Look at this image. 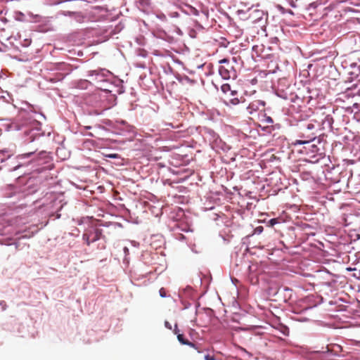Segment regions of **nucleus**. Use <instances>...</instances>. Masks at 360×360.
I'll return each mask as SVG.
<instances>
[{"label":"nucleus","instance_id":"f257e3e1","mask_svg":"<svg viewBox=\"0 0 360 360\" xmlns=\"http://www.w3.org/2000/svg\"><path fill=\"white\" fill-rule=\"evenodd\" d=\"M4 158L0 160V170L15 179L12 184L5 185L1 189L4 198L13 203L20 202V207H25L22 202L27 198L36 193L40 188L37 181L27 176L26 153L15 155L3 150Z\"/></svg>","mask_w":360,"mask_h":360},{"label":"nucleus","instance_id":"f03ea898","mask_svg":"<svg viewBox=\"0 0 360 360\" xmlns=\"http://www.w3.org/2000/svg\"><path fill=\"white\" fill-rule=\"evenodd\" d=\"M36 114L32 110L21 108L15 117L1 119V127L6 132L23 131L22 139L26 144L49 139L51 132L46 134L42 130L41 123L35 117Z\"/></svg>","mask_w":360,"mask_h":360},{"label":"nucleus","instance_id":"7ed1b4c3","mask_svg":"<svg viewBox=\"0 0 360 360\" xmlns=\"http://www.w3.org/2000/svg\"><path fill=\"white\" fill-rule=\"evenodd\" d=\"M52 156L46 150H36L26 153L27 174H41L53 168Z\"/></svg>","mask_w":360,"mask_h":360},{"label":"nucleus","instance_id":"20e7f679","mask_svg":"<svg viewBox=\"0 0 360 360\" xmlns=\"http://www.w3.org/2000/svg\"><path fill=\"white\" fill-rule=\"evenodd\" d=\"M96 87L103 93L106 100H108L111 106L117 105V96L124 94L125 91L124 81L113 73L112 77H110L106 81L104 86Z\"/></svg>","mask_w":360,"mask_h":360},{"label":"nucleus","instance_id":"39448f33","mask_svg":"<svg viewBox=\"0 0 360 360\" xmlns=\"http://www.w3.org/2000/svg\"><path fill=\"white\" fill-rule=\"evenodd\" d=\"M83 103L92 108L88 112L89 115H99L102 111L110 109L112 106L106 100L103 93L98 89L91 94H88L83 98Z\"/></svg>","mask_w":360,"mask_h":360},{"label":"nucleus","instance_id":"423d86ee","mask_svg":"<svg viewBox=\"0 0 360 360\" xmlns=\"http://www.w3.org/2000/svg\"><path fill=\"white\" fill-rule=\"evenodd\" d=\"M78 224L80 226L84 224V226L82 239L87 245H90L98 240L105 239V236L103 235V229L91 223L88 217L81 219Z\"/></svg>","mask_w":360,"mask_h":360},{"label":"nucleus","instance_id":"0eeeda50","mask_svg":"<svg viewBox=\"0 0 360 360\" xmlns=\"http://www.w3.org/2000/svg\"><path fill=\"white\" fill-rule=\"evenodd\" d=\"M63 205L64 204L62 202V200L53 198L47 203H43L38 209L39 211L45 212L50 217L59 219L61 216L60 212L63 209Z\"/></svg>","mask_w":360,"mask_h":360},{"label":"nucleus","instance_id":"6e6552de","mask_svg":"<svg viewBox=\"0 0 360 360\" xmlns=\"http://www.w3.org/2000/svg\"><path fill=\"white\" fill-rule=\"evenodd\" d=\"M112 72L106 68H98L95 70H88L86 76L89 77L91 82H94L97 86H104L110 77H112Z\"/></svg>","mask_w":360,"mask_h":360},{"label":"nucleus","instance_id":"1a4fd4ad","mask_svg":"<svg viewBox=\"0 0 360 360\" xmlns=\"http://www.w3.org/2000/svg\"><path fill=\"white\" fill-rule=\"evenodd\" d=\"M292 110L294 112V119L297 122H301L309 119L314 114V110L311 108L307 107V105H301L300 104L297 106L292 105Z\"/></svg>","mask_w":360,"mask_h":360},{"label":"nucleus","instance_id":"9d476101","mask_svg":"<svg viewBox=\"0 0 360 360\" xmlns=\"http://www.w3.org/2000/svg\"><path fill=\"white\" fill-rule=\"evenodd\" d=\"M305 228H309V222L307 221L297 220L293 222L292 226L287 227L286 234L288 235L291 238V242L289 243V245L293 243L294 240L298 236L301 232H304Z\"/></svg>","mask_w":360,"mask_h":360},{"label":"nucleus","instance_id":"9b49d317","mask_svg":"<svg viewBox=\"0 0 360 360\" xmlns=\"http://www.w3.org/2000/svg\"><path fill=\"white\" fill-rule=\"evenodd\" d=\"M304 302L307 304L302 309L294 307L292 310L295 314H303L320 304L323 302V298L319 295H309L304 298Z\"/></svg>","mask_w":360,"mask_h":360},{"label":"nucleus","instance_id":"f8f14e48","mask_svg":"<svg viewBox=\"0 0 360 360\" xmlns=\"http://www.w3.org/2000/svg\"><path fill=\"white\" fill-rule=\"evenodd\" d=\"M347 173L342 171L340 165L333 167L328 171L326 179H330L333 184L340 183L343 178H346Z\"/></svg>","mask_w":360,"mask_h":360},{"label":"nucleus","instance_id":"ddd939ff","mask_svg":"<svg viewBox=\"0 0 360 360\" xmlns=\"http://www.w3.org/2000/svg\"><path fill=\"white\" fill-rule=\"evenodd\" d=\"M269 295L271 296H276L278 298L282 299V300L285 303L292 300L293 296L292 290L286 286L279 287L274 292H270Z\"/></svg>","mask_w":360,"mask_h":360},{"label":"nucleus","instance_id":"4468645a","mask_svg":"<svg viewBox=\"0 0 360 360\" xmlns=\"http://www.w3.org/2000/svg\"><path fill=\"white\" fill-rule=\"evenodd\" d=\"M173 332L175 335H176L177 340L180 344L194 348L195 349L197 350L198 353L202 352V351L200 349V344L194 343L193 342L189 341L188 339L185 338L184 333H180L177 323H175Z\"/></svg>","mask_w":360,"mask_h":360},{"label":"nucleus","instance_id":"2eb2a0df","mask_svg":"<svg viewBox=\"0 0 360 360\" xmlns=\"http://www.w3.org/2000/svg\"><path fill=\"white\" fill-rule=\"evenodd\" d=\"M117 130V131L115 132L117 134L126 136L129 140H132L136 136L135 127L128 123L119 127Z\"/></svg>","mask_w":360,"mask_h":360},{"label":"nucleus","instance_id":"dca6fc26","mask_svg":"<svg viewBox=\"0 0 360 360\" xmlns=\"http://www.w3.org/2000/svg\"><path fill=\"white\" fill-rule=\"evenodd\" d=\"M309 94V100L312 99H321L323 97L322 91L320 88L315 86L314 83H309L307 87Z\"/></svg>","mask_w":360,"mask_h":360},{"label":"nucleus","instance_id":"f3484780","mask_svg":"<svg viewBox=\"0 0 360 360\" xmlns=\"http://www.w3.org/2000/svg\"><path fill=\"white\" fill-rule=\"evenodd\" d=\"M211 147L215 150H222L223 152H228L231 150V147L224 142L219 136L210 143Z\"/></svg>","mask_w":360,"mask_h":360},{"label":"nucleus","instance_id":"a211bd4d","mask_svg":"<svg viewBox=\"0 0 360 360\" xmlns=\"http://www.w3.org/2000/svg\"><path fill=\"white\" fill-rule=\"evenodd\" d=\"M264 231V227L262 226H257L256 228H255L252 231V233H250V234H248V236H246L245 237L243 238L242 239V243L243 245H245L247 248L249 249V248H255V245H251V243H250V238L254 236V235H259L261 234Z\"/></svg>","mask_w":360,"mask_h":360},{"label":"nucleus","instance_id":"6ab92c4d","mask_svg":"<svg viewBox=\"0 0 360 360\" xmlns=\"http://www.w3.org/2000/svg\"><path fill=\"white\" fill-rule=\"evenodd\" d=\"M334 122V120L332 115H326L324 116V117L321 120V122L320 123V129H323L324 131H326L328 132L333 131V124Z\"/></svg>","mask_w":360,"mask_h":360},{"label":"nucleus","instance_id":"aec40b11","mask_svg":"<svg viewBox=\"0 0 360 360\" xmlns=\"http://www.w3.org/2000/svg\"><path fill=\"white\" fill-rule=\"evenodd\" d=\"M300 129L303 130L306 129L309 132V134L314 133L313 131L314 129H320V123L315 120H311L307 123L302 122L300 124Z\"/></svg>","mask_w":360,"mask_h":360},{"label":"nucleus","instance_id":"412c9836","mask_svg":"<svg viewBox=\"0 0 360 360\" xmlns=\"http://www.w3.org/2000/svg\"><path fill=\"white\" fill-rule=\"evenodd\" d=\"M183 297L191 300H195V292L192 287L187 285L179 290V297L183 298Z\"/></svg>","mask_w":360,"mask_h":360},{"label":"nucleus","instance_id":"4be33fe9","mask_svg":"<svg viewBox=\"0 0 360 360\" xmlns=\"http://www.w3.org/2000/svg\"><path fill=\"white\" fill-rule=\"evenodd\" d=\"M74 87L81 90H86L89 88V86L93 85V83L91 80L86 79H80L75 80L73 83Z\"/></svg>","mask_w":360,"mask_h":360},{"label":"nucleus","instance_id":"5701e85b","mask_svg":"<svg viewBox=\"0 0 360 360\" xmlns=\"http://www.w3.org/2000/svg\"><path fill=\"white\" fill-rule=\"evenodd\" d=\"M202 131L204 135L207 139L210 144L212 143L218 136H219L214 130L207 127H204Z\"/></svg>","mask_w":360,"mask_h":360},{"label":"nucleus","instance_id":"b1692460","mask_svg":"<svg viewBox=\"0 0 360 360\" xmlns=\"http://www.w3.org/2000/svg\"><path fill=\"white\" fill-rule=\"evenodd\" d=\"M218 72H219V75L224 80H228L231 77H233V75H231V70H229V68L228 67H224L223 65H220L219 67Z\"/></svg>","mask_w":360,"mask_h":360},{"label":"nucleus","instance_id":"393cba45","mask_svg":"<svg viewBox=\"0 0 360 360\" xmlns=\"http://www.w3.org/2000/svg\"><path fill=\"white\" fill-rule=\"evenodd\" d=\"M136 4L138 8L142 11H146L151 8L150 0H136Z\"/></svg>","mask_w":360,"mask_h":360},{"label":"nucleus","instance_id":"a878e982","mask_svg":"<svg viewBox=\"0 0 360 360\" xmlns=\"http://www.w3.org/2000/svg\"><path fill=\"white\" fill-rule=\"evenodd\" d=\"M316 138V136L315 133L308 134L307 140H296L295 142L294 143V145L297 146V145L309 144L311 142L314 141Z\"/></svg>","mask_w":360,"mask_h":360},{"label":"nucleus","instance_id":"bb28decb","mask_svg":"<svg viewBox=\"0 0 360 360\" xmlns=\"http://www.w3.org/2000/svg\"><path fill=\"white\" fill-rule=\"evenodd\" d=\"M165 2L167 8L174 7L184 11L182 8L183 2L181 0H165Z\"/></svg>","mask_w":360,"mask_h":360},{"label":"nucleus","instance_id":"cd10ccee","mask_svg":"<svg viewBox=\"0 0 360 360\" xmlns=\"http://www.w3.org/2000/svg\"><path fill=\"white\" fill-rule=\"evenodd\" d=\"M348 75L349 76V77L348 78V80L349 82H352L354 79H357L360 76V67H356L354 69L348 72Z\"/></svg>","mask_w":360,"mask_h":360},{"label":"nucleus","instance_id":"c85d7f7f","mask_svg":"<svg viewBox=\"0 0 360 360\" xmlns=\"http://www.w3.org/2000/svg\"><path fill=\"white\" fill-rule=\"evenodd\" d=\"M174 77L180 82L184 84V82L189 84H194V81L189 78L187 75H181L178 72H175Z\"/></svg>","mask_w":360,"mask_h":360},{"label":"nucleus","instance_id":"c756f323","mask_svg":"<svg viewBox=\"0 0 360 360\" xmlns=\"http://www.w3.org/2000/svg\"><path fill=\"white\" fill-rule=\"evenodd\" d=\"M316 224H309V228H305L304 234L307 236H314L316 235Z\"/></svg>","mask_w":360,"mask_h":360},{"label":"nucleus","instance_id":"7c9ffc66","mask_svg":"<svg viewBox=\"0 0 360 360\" xmlns=\"http://www.w3.org/2000/svg\"><path fill=\"white\" fill-rule=\"evenodd\" d=\"M6 103H11L13 101L12 96L8 91H2V95L0 96V101Z\"/></svg>","mask_w":360,"mask_h":360},{"label":"nucleus","instance_id":"2f4dec72","mask_svg":"<svg viewBox=\"0 0 360 360\" xmlns=\"http://www.w3.org/2000/svg\"><path fill=\"white\" fill-rule=\"evenodd\" d=\"M300 178L303 181H311L314 179L312 173L311 172H302L300 173Z\"/></svg>","mask_w":360,"mask_h":360},{"label":"nucleus","instance_id":"473e14b6","mask_svg":"<svg viewBox=\"0 0 360 360\" xmlns=\"http://www.w3.org/2000/svg\"><path fill=\"white\" fill-rule=\"evenodd\" d=\"M277 10L281 13V14H285L288 13L291 15H294V12L291 9H286L283 6L278 4L276 6Z\"/></svg>","mask_w":360,"mask_h":360},{"label":"nucleus","instance_id":"72a5a7b5","mask_svg":"<svg viewBox=\"0 0 360 360\" xmlns=\"http://www.w3.org/2000/svg\"><path fill=\"white\" fill-rule=\"evenodd\" d=\"M264 222L266 223V226L269 227H274L276 224H281L278 218H272L266 221L264 220Z\"/></svg>","mask_w":360,"mask_h":360},{"label":"nucleus","instance_id":"f704fd0d","mask_svg":"<svg viewBox=\"0 0 360 360\" xmlns=\"http://www.w3.org/2000/svg\"><path fill=\"white\" fill-rule=\"evenodd\" d=\"M224 103L227 106L236 105L240 103V100L235 97L229 99V101H224Z\"/></svg>","mask_w":360,"mask_h":360},{"label":"nucleus","instance_id":"c9c22d12","mask_svg":"<svg viewBox=\"0 0 360 360\" xmlns=\"http://www.w3.org/2000/svg\"><path fill=\"white\" fill-rule=\"evenodd\" d=\"M72 18L77 22H84V17L82 12L75 11Z\"/></svg>","mask_w":360,"mask_h":360},{"label":"nucleus","instance_id":"e433bc0d","mask_svg":"<svg viewBox=\"0 0 360 360\" xmlns=\"http://www.w3.org/2000/svg\"><path fill=\"white\" fill-rule=\"evenodd\" d=\"M58 69L61 70H65L66 74H69L72 70L70 68V65L65 63H60L58 64Z\"/></svg>","mask_w":360,"mask_h":360},{"label":"nucleus","instance_id":"4c0bfd02","mask_svg":"<svg viewBox=\"0 0 360 360\" xmlns=\"http://www.w3.org/2000/svg\"><path fill=\"white\" fill-rule=\"evenodd\" d=\"M214 209H215V207H214V205H213L212 204V201L211 200L207 201L204 204V206L202 207V210H203L204 211L212 210H214Z\"/></svg>","mask_w":360,"mask_h":360},{"label":"nucleus","instance_id":"58836bf2","mask_svg":"<svg viewBox=\"0 0 360 360\" xmlns=\"http://www.w3.org/2000/svg\"><path fill=\"white\" fill-rule=\"evenodd\" d=\"M75 11H60L58 13V15H63V16H65V17H70V18H72L73 17V15L75 14Z\"/></svg>","mask_w":360,"mask_h":360},{"label":"nucleus","instance_id":"ea45409f","mask_svg":"<svg viewBox=\"0 0 360 360\" xmlns=\"http://www.w3.org/2000/svg\"><path fill=\"white\" fill-rule=\"evenodd\" d=\"M123 252L124 254V258L123 259V262L124 264H129V258L127 257V256L129 255V250L127 247H124L123 248Z\"/></svg>","mask_w":360,"mask_h":360},{"label":"nucleus","instance_id":"a19ab883","mask_svg":"<svg viewBox=\"0 0 360 360\" xmlns=\"http://www.w3.org/2000/svg\"><path fill=\"white\" fill-rule=\"evenodd\" d=\"M281 333L285 336H288L290 333V329L288 326L282 324L281 326Z\"/></svg>","mask_w":360,"mask_h":360},{"label":"nucleus","instance_id":"79ce46f5","mask_svg":"<svg viewBox=\"0 0 360 360\" xmlns=\"http://www.w3.org/2000/svg\"><path fill=\"white\" fill-rule=\"evenodd\" d=\"M221 91L224 93V94H226L227 92H229V91H231V85L228 83H226V84H223L221 86Z\"/></svg>","mask_w":360,"mask_h":360},{"label":"nucleus","instance_id":"37998d69","mask_svg":"<svg viewBox=\"0 0 360 360\" xmlns=\"http://www.w3.org/2000/svg\"><path fill=\"white\" fill-rule=\"evenodd\" d=\"M128 123L127 121L122 120V119H117L115 120V124L117 129H119V127H122L125 124Z\"/></svg>","mask_w":360,"mask_h":360},{"label":"nucleus","instance_id":"c03bdc74","mask_svg":"<svg viewBox=\"0 0 360 360\" xmlns=\"http://www.w3.org/2000/svg\"><path fill=\"white\" fill-rule=\"evenodd\" d=\"M3 244L6 245H8V246H10V245H15V248H18V243L14 242L13 239L11 238H6L5 242L3 243Z\"/></svg>","mask_w":360,"mask_h":360},{"label":"nucleus","instance_id":"a18cd8bd","mask_svg":"<svg viewBox=\"0 0 360 360\" xmlns=\"http://www.w3.org/2000/svg\"><path fill=\"white\" fill-rule=\"evenodd\" d=\"M276 95L279 97V98H281L284 100H287L288 98V94L285 91H281V92H276Z\"/></svg>","mask_w":360,"mask_h":360},{"label":"nucleus","instance_id":"49530a36","mask_svg":"<svg viewBox=\"0 0 360 360\" xmlns=\"http://www.w3.org/2000/svg\"><path fill=\"white\" fill-rule=\"evenodd\" d=\"M9 50V47L8 45L1 42L0 43V52L5 53Z\"/></svg>","mask_w":360,"mask_h":360},{"label":"nucleus","instance_id":"de8ad7c7","mask_svg":"<svg viewBox=\"0 0 360 360\" xmlns=\"http://www.w3.org/2000/svg\"><path fill=\"white\" fill-rule=\"evenodd\" d=\"M156 18L163 22H166L167 20L166 15L163 13L156 14Z\"/></svg>","mask_w":360,"mask_h":360},{"label":"nucleus","instance_id":"09e8293b","mask_svg":"<svg viewBox=\"0 0 360 360\" xmlns=\"http://www.w3.org/2000/svg\"><path fill=\"white\" fill-rule=\"evenodd\" d=\"M165 37L163 38V39L170 44L173 43L174 41V39L172 36H170L167 34L166 32H165Z\"/></svg>","mask_w":360,"mask_h":360},{"label":"nucleus","instance_id":"8fccbe9b","mask_svg":"<svg viewBox=\"0 0 360 360\" xmlns=\"http://www.w3.org/2000/svg\"><path fill=\"white\" fill-rule=\"evenodd\" d=\"M349 259H351L352 257H355V261H356L357 259H360V252H352V251H349Z\"/></svg>","mask_w":360,"mask_h":360},{"label":"nucleus","instance_id":"3c124183","mask_svg":"<svg viewBox=\"0 0 360 360\" xmlns=\"http://www.w3.org/2000/svg\"><path fill=\"white\" fill-rule=\"evenodd\" d=\"M290 101L291 102H293V103H299V102H301V103H303V101L301 98H300L297 95H295L293 96H292L290 98Z\"/></svg>","mask_w":360,"mask_h":360},{"label":"nucleus","instance_id":"603ef678","mask_svg":"<svg viewBox=\"0 0 360 360\" xmlns=\"http://www.w3.org/2000/svg\"><path fill=\"white\" fill-rule=\"evenodd\" d=\"M105 156L106 158H110V159H118L120 158V155L117 153H109V154L105 155Z\"/></svg>","mask_w":360,"mask_h":360},{"label":"nucleus","instance_id":"864d4df0","mask_svg":"<svg viewBox=\"0 0 360 360\" xmlns=\"http://www.w3.org/2000/svg\"><path fill=\"white\" fill-rule=\"evenodd\" d=\"M262 121L270 124L274 122L273 118L270 116H267L266 114L264 115V119H262Z\"/></svg>","mask_w":360,"mask_h":360},{"label":"nucleus","instance_id":"5fc2aeb1","mask_svg":"<svg viewBox=\"0 0 360 360\" xmlns=\"http://www.w3.org/2000/svg\"><path fill=\"white\" fill-rule=\"evenodd\" d=\"M159 295L161 297H167L168 295L167 294V291L164 288H161L159 290Z\"/></svg>","mask_w":360,"mask_h":360},{"label":"nucleus","instance_id":"6e6d98bb","mask_svg":"<svg viewBox=\"0 0 360 360\" xmlns=\"http://www.w3.org/2000/svg\"><path fill=\"white\" fill-rule=\"evenodd\" d=\"M134 66L136 68H141V69H146V63L144 62L136 63L134 64Z\"/></svg>","mask_w":360,"mask_h":360},{"label":"nucleus","instance_id":"4d7b16f0","mask_svg":"<svg viewBox=\"0 0 360 360\" xmlns=\"http://www.w3.org/2000/svg\"><path fill=\"white\" fill-rule=\"evenodd\" d=\"M164 72L167 75L173 74L174 75V74H175L173 68L169 65H168V67L167 69L166 68L164 69Z\"/></svg>","mask_w":360,"mask_h":360},{"label":"nucleus","instance_id":"13d9d810","mask_svg":"<svg viewBox=\"0 0 360 360\" xmlns=\"http://www.w3.org/2000/svg\"><path fill=\"white\" fill-rule=\"evenodd\" d=\"M219 63L221 64V65L226 64L227 67H228L230 65V61H229V59L228 58H222V59L219 60Z\"/></svg>","mask_w":360,"mask_h":360},{"label":"nucleus","instance_id":"bf43d9fd","mask_svg":"<svg viewBox=\"0 0 360 360\" xmlns=\"http://www.w3.org/2000/svg\"><path fill=\"white\" fill-rule=\"evenodd\" d=\"M205 360H216L214 355H211L209 353H206L204 355Z\"/></svg>","mask_w":360,"mask_h":360},{"label":"nucleus","instance_id":"052dcab7","mask_svg":"<svg viewBox=\"0 0 360 360\" xmlns=\"http://www.w3.org/2000/svg\"><path fill=\"white\" fill-rule=\"evenodd\" d=\"M174 32H176L179 36H182L184 34L183 31L178 27H174Z\"/></svg>","mask_w":360,"mask_h":360},{"label":"nucleus","instance_id":"680f3d73","mask_svg":"<svg viewBox=\"0 0 360 360\" xmlns=\"http://www.w3.org/2000/svg\"><path fill=\"white\" fill-rule=\"evenodd\" d=\"M181 299V303L184 305V309H188L191 307V304L186 300H184L183 298Z\"/></svg>","mask_w":360,"mask_h":360},{"label":"nucleus","instance_id":"e2e57ef3","mask_svg":"<svg viewBox=\"0 0 360 360\" xmlns=\"http://www.w3.org/2000/svg\"><path fill=\"white\" fill-rule=\"evenodd\" d=\"M228 68L231 70V75H232V73H233V77H236V71L234 67L229 65V66H228Z\"/></svg>","mask_w":360,"mask_h":360},{"label":"nucleus","instance_id":"0e129e2a","mask_svg":"<svg viewBox=\"0 0 360 360\" xmlns=\"http://www.w3.org/2000/svg\"><path fill=\"white\" fill-rule=\"evenodd\" d=\"M172 60L174 63L179 64V65H184L183 62L180 60L179 58H176L175 56H172Z\"/></svg>","mask_w":360,"mask_h":360},{"label":"nucleus","instance_id":"69168bd1","mask_svg":"<svg viewBox=\"0 0 360 360\" xmlns=\"http://www.w3.org/2000/svg\"><path fill=\"white\" fill-rule=\"evenodd\" d=\"M337 283L336 281H328L325 283V285L328 287H333V285Z\"/></svg>","mask_w":360,"mask_h":360},{"label":"nucleus","instance_id":"338daca9","mask_svg":"<svg viewBox=\"0 0 360 360\" xmlns=\"http://www.w3.org/2000/svg\"><path fill=\"white\" fill-rule=\"evenodd\" d=\"M292 8H296L297 5L293 0H285Z\"/></svg>","mask_w":360,"mask_h":360},{"label":"nucleus","instance_id":"774afa93","mask_svg":"<svg viewBox=\"0 0 360 360\" xmlns=\"http://www.w3.org/2000/svg\"><path fill=\"white\" fill-rule=\"evenodd\" d=\"M171 18H179L180 16L178 12H172L169 14Z\"/></svg>","mask_w":360,"mask_h":360}]
</instances>
